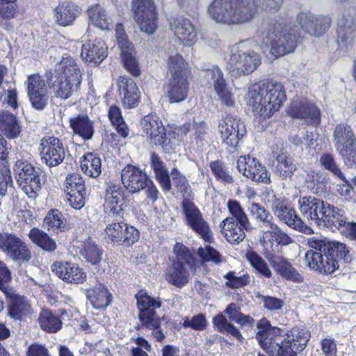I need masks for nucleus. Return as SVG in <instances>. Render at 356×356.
I'll list each match as a JSON object with an SVG mask.
<instances>
[{"instance_id": "nucleus-61", "label": "nucleus", "mask_w": 356, "mask_h": 356, "mask_svg": "<svg viewBox=\"0 0 356 356\" xmlns=\"http://www.w3.org/2000/svg\"><path fill=\"white\" fill-rule=\"evenodd\" d=\"M257 297L261 300L264 308L271 312L281 310L285 304L283 300L274 296L258 294Z\"/></svg>"}, {"instance_id": "nucleus-11", "label": "nucleus", "mask_w": 356, "mask_h": 356, "mask_svg": "<svg viewBox=\"0 0 356 356\" xmlns=\"http://www.w3.org/2000/svg\"><path fill=\"white\" fill-rule=\"evenodd\" d=\"M131 11L142 32L154 33L158 27V13L153 0H132Z\"/></svg>"}, {"instance_id": "nucleus-37", "label": "nucleus", "mask_w": 356, "mask_h": 356, "mask_svg": "<svg viewBox=\"0 0 356 356\" xmlns=\"http://www.w3.org/2000/svg\"><path fill=\"white\" fill-rule=\"evenodd\" d=\"M0 130L9 139L17 138L22 132V125L16 115L8 111H0Z\"/></svg>"}, {"instance_id": "nucleus-58", "label": "nucleus", "mask_w": 356, "mask_h": 356, "mask_svg": "<svg viewBox=\"0 0 356 356\" xmlns=\"http://www.w3.org/2000/svg\"><path fill=\"white\" fill-rule=\"evenodd\" d=\"M86 261L92 265L98 264L102 259L103 251L98 246H83L80 250Z\"/></svg>"}, {"instance_id": "nucleus-43", "label": "nucleus", "mask_w": 356, "mask_h": 356, "mask_svg": "<svg viewBox=\"0 0 356 356\" xmlns=\"http://www.w3.org/2000/svg\"><path fill=\"white\" fill-rule=\"evenodd\" d=\"M70 126L75 134L84 140L90 139L94 134L92 122L87 115H79L70 120Z\"/></svg>"}, {"instance_id": "nucleus-44", "label": "nucleus", "mask_w": 356, "mask_h": 356, "mask_svg": "<svg viewBox=\"0 0 356 356\" xmlns=\"http://www.w3.org/2000/svg\"><path fill=\"white\" fill-rule=\"evenodd\" d=\"M298 204L301 213L312 221H316L318 219L316 209H323V201L312 196L300 198Z\"/></svg>"}, {"instance_id": "nucleus-57", "label": "nucleus", "mask_w": 356, "mask_h": 356, "mask_svg": "<svg viewBox=\"0 0 356 356\" xmlns=\"http://www.w3.org/2000/svg\"><path fill=\"white\" fill-rule=\"evenodd\" d=\"M127 224L121 222H113L105 229L108 239L111 243L122 242Z\"/></svg>"}, {"instance_id": "nucleus-27", "label": "nucleus", "mask_w": 356, "mask_h": 356, "mask_svg": "<svg viewBox=\"0 0 356 356\" xmlns=\"http://www.w3.org/2000/svg\"><path fill=\"white\" fill-rule=\"evenodd\" d=\"M51 270L60 279L67 283L80 284L86 280V273L74 263L56 261L52 264Z\"/></svg>"}, {"instance_id": "nucleus-42", "label": "nucleus", "mask_w": 356, "mask_h": 356, "mask_svg": "<svg viewBox=\"0 0 356 356\" xmlns=\"http://www.w3.org/2000/svg\"><path fill=\"white\" fill-rule=\"evenodd\" d=\"M43 227L49 232L58 234L64 232L67 225L62 212L57 209L49 211L43 220Z\"/></svg>"}, {"instance_id": "nucleus-21", "label": "nucleus", "mask_w": 356, "mask_h": 356, "mask_svg": "<svg viewBox=\"0 0 356 356\" xmlns=\"http://www.w3.org/2000/svg\"><path fill=\"white\" fill-rule=\"evenodd\" d=\"M273 246L265 248L264 254L275 270L284 279L294 282H303V277L283 257L276 254Z\"/></svg>"}, {"instance_id": "nucleus-15", "label": "nucleus", "mask_w": 356, "mask_h": 356, "mask_svg": "<svg viewBox=\"0 0 356 356\" xmlns=\"http://www.w3.org/2000/svg\"><path fill=\"white\" fill-rule=\"evenodd\" d=\"M182 209L187 224L206 242L213 243L212 232L209 224L202 218V213L195 204L189 199L182 201Z\"/></svg>"}, {"instance_id": "nucleus-1", "label": "nucleus", "mask_w": 356, "mask_h": 356, "mask_svg": "<svg viewBox=\"0 0 356 356\" xmlns=\"http://www.w3.org/2000/svg\"><path fill=\"white\" fill-rule=\"evenodd\" d=\"M256 339L260 346L272 356H298L306 347L309 333L297 327L282 335V330L273 327L265 318L257 325Z\"/></svg>"}, {"instance_id": "nucleus-49", "label": "nucleus", "mask_w": 356, "mask_h": 356, "mask_svg": "<svg viewBox=\"0 0 356 356\" xmlns=\"http://www.w3.org/2000/svg\"><path fill=\"white\" fill-rule=\"evenodd\" d=\"M89 22L100 29H109V22L106 10L100 5L91 6L87 10Z\"/></svg>"}, {"instance_id": "nucleus-10", "label": "nucleus", "mask_w": 356, "mask_h": 356, "mask_svg": "<svg viewBox=\"0 0 356 356\" xmlns=\"http://www.w3.org/2000/svg\"><path fill=\"white\" fill-rule=\"evenodd\" d=\"M334 144L337 152L348 165H356V137L346 124H339L333 132Z\"/></svg>"}, {"instance_id": "nucleus-28", "label": "nucleus", "mask_w": 356, "mask_h": 356, "mask_svg": "<svg viewBox=\"0 0 356 356\" xmlns=\"http://www.w3.org/2000/svg\"><path fill=\"white\" fill-rule=\"evenodd\" d=\"M118 86L123 106L127 108L138 106L140 102V95L135 81L131 78L121 76L118 79Z\"/></svg>"}, {"instance_id": "nucleus-14", "label": "nucleus", "mask_w": 356, "mask_h": 356, "mask_svg": "<svg viewBox=\"0 0 356 356\" xmlns=\"http://www.w3.org/2000/svg\"><path fill=\"white\" fill-rule=\"evenodd\" d=\"M269 205L273 214L282 222L294 229H302L303 222L296 215L293 208L287 200L277 197L273 193H268V199L265 200Z\"/></svg>"}, {"instance_id": "nucleus-22", "label": "nucleus", "mask_w": 356, "mask_h": 356, "mask_svg": "<svg viewBox=\"0 0 356 356\" xmlns=\"http://www.w3.org/2000/svg\"><path fill=\"white\" fill-rule=\"evenodd\" d=\"M170 29L184 45L192 46L197 40L195 25L187 17L177 15L170 19Z\"/></svg>"}, {"instance_id": "nucleus-5", "label": "nucleus", "mask_w": 356, "mask_h": 356, "mask_svg": "<svg viewBox=\"0 0 356 356\" xmlns=\"http://www.w3.org/2000/svg\"><path fill=\"white\" fill-rule=\"evenodd\" d=\"M262 44L270 47V53L279 57L294 51L297 36L293 30L283 27L281 24L264 23L260 31Z\"/></svg>"}, {"instance_id": "nucleus-47", "label": "nucleus", "mask_w": 356, "mask_h": 356, "mask_svg": "<svg viewBox=\"0 0 356 356\" xmlns=\"http://www.w3.org/2000/svg\"><path fill=\"white\" fill-rule=\"evenodd\" d=\"M80 86L62 78H58L53 83L52 89L54 97L67 99L72 97L74 92H78Z\"/></svg>"}, {"instance_id": "nucleus-7", "label": "nucleus", "mask_w": 356, "mask_h": 356, "mask_svg": "<svg viewBox=\"0 0 356 356\" xmlns=\"http://www.w3.org/2000/svg\"><path fill=\"white\" fill-rule=\"evenodd\" d=\"M139 309L138 319L142 328L152 330V335L157 341L162 342L165 337L161 328V318L156 314V309L161 306V302L140 291L136 295Z\"/></svg>"}, {"instance_id": "nucleus-19", "label": "nucleus", "mask_w": 356, "mask_h": 356, "mask_svg": "<svg viewBox=\"0 0 356 356\" xmlns=\"http://www.w3.org/2000/svg\"><path fill=\"white\" fill-rule=\"evenodd\" d=\"M41 160L49 167L60 164L65 156V150L63 143L54 136L43 137L40 143Z\"/></svg>"}, {"instance_id": "nucleus-36", "label": "nucleus", "mask_w": 356, "mask_h": 356, "mask_svg": "<svg viewBox=\"0 0 356 356\" xmlns=\"http://www.w3.org/2000/svg\"><path fill=\"white\" fill-rule=\"evenodd\" d=\"M54 12L56 22L63 27L72 25L81 13L76 5L68 2L59 4Z\"/></svg>"}, {"instance_id": "nucleus-17", "label": "nucleus", "mask_w": 356, "mask_h": 356, "mask_svg": "<svg viewBox=\"0 0 356 356\" xmlns=\"http://www.w3.org/2000/svg\"><path fill=\"white\" fill-rule=\"evenodd\" d=\"M238 172L250 180L263 184L270 183V174L257 159L250 155L240 156L236 162Z\"/></svg>"}, {"instance_id": "nucleus-24", "label": "nucleus", "mask_w": 356, "mask_h": 356, "mask_svg": "<svg viewBox=\"0 0 356 356\" xmlns=\"http://www.w3.org/2000/svg\"><path fill=\"white\" fill-rule=\"evenodd\" d=\"M205 78L213 84L221 103L227 107H233L235 104L232 91L227 87L221 70L217 67L208 69L205 72Z\"/></svg>"}, {"instance_id": "nucleus-48", "label": "nucleus", "mask_w": 356, "mask_h": 356, "mask_svg": "<svg viewBox=\"0 0 356 356\" xmlns=\"http://www.w3.org/2000/svg\"><path fill=\"white\" fill-rule=\"evenodd\" d=\"M82 171L91 177H97L102 172V162L99 157L88 153L81 161Z\"/></svg>"}, {"instance_id": "nucleus-33", "label": "nucleus", "mask_w": 356, "mask_h": 356, "mask_svg": "<svg viewBox=\"0 0 356 356\" xmlns=\"http://www.w3.org/2000/svg\"><path fill=\"white\" fill-rule=\"evenodd\" d=\"M188 78H170L166 86V93L171 103H179L188 96Z\"/></svg>"}, {"instance_id": "nucleus-51", "label": "nucleus", "mask_w": 356, "mask_h": 356, "mask_svg": "<svg viewBox=\"0 0 356 356\" xmlns=\"http://www.w3.org/2000/svg\"><path fill=\"white\" fill-rule=\"evenodd\" d=\"M108 118L115 127L117 132L123 138L129 135V129L122 116L121 110L117 106H111L108 111Z\"/></svg>"}, {"instance_id": "nucleus-13", "label": "nucleus", "mask_w": 356, "mask_h": 356, "mask_svg": "<svg viewBox=\"0 0 356 356\" xmlns=\"http://www.w3.org/2000/svg\"><path fill=\"white\" fill-rule=\"evenodd\" d=\"M338 48L346 51L353 46L356 38V10H346L339 18L337 28Z\"/></svg>"}, {"instance_id": "nucleus-56", "label": "nucleus", "mask_w": 356, "mask_h": 356, "mask_svg": "<svg viewBox=\"0 0 356 356\" xmlns=\"http://www.w3.org/2000/svg\"><path fill=\"white\" fill-rule=\"evenodd\" d=\"M246 257L252 266L255 268L261 275L266 277H271V271L268 267L266 263L257 253L252 251H248L246 253Z\"/></svg>"}, {"instance_id": "nucleus-31", "label": "nucleus", "mask_w": 356, "mask_h": 356, "mask_svg": "<svg viewBox=\"0 0 356 356\" xmlns=\"http://www.w3.org/2000/svg\"><path fill=\"white\" fill-rule=\"evenodd\" d=\"M106 50L107 47L104 42L96 39L83 44L81 56L86 62L99 64L106 57Z\"/></svg>"}, {"instance_id": "nucleus-64", "label": "nucleus", "mask_w": 356, "mask_h": 356, "mask_svg": "<svg viewBox=\"0 0 356 356\" xmlns=\"http://www.w3.org/2000/svg\"><path fill=\"white\" fill-rule=\"evenodd\" d=\"M198 254L203 261H213L216 264L221 262V255L212 246L200 247Z\"/></svg>"}, {"instance_id": "nucleus-59", "label": "nucleus", "mask_w": 356, "mask_h": 356, "mask_svg": "<svg viewBox=\"0 0 356 356\" xmlns=\"http://www.w3.org/2000/svg\"><path fill=\"white\" fill-rule=\"evenodd\" d=\"M207 321L202 314H197L191 318L186 316L183 319L182 325L184 328H192L196 331H202L207 326Z\"/></svg>"}, {"instance_id": "nucleus-63", "label": "nucleus", "mask_w": 356, "mask_h": 356, "mask_svg": "<svg viewBox=\"0 0 356 356\" xmlns=\"http://www.w3.org/2000/svg\"><path fill=\"white\" fill-rule=\"evenodd\" d=\"M29 237L35 245H56V242L49 236L39 228L31 229Z\"/></svg>"}, {"instance_id": "nucleus-26", "label": "nucleus", "mask_w": 356, "mask_h": 356, "mask_svg": "<svg viewBox=\"0 0 356 356\" xmlns=\"http://www.w3.org/2000/svg\"><path fill=\"white\" fill-rule=\"evenodd\" d=\"M121 179L123 186L129 193H137L145 188L149 178L139 168L127 165L122 170Z\"/></svg>"}, {"instance_id": "nucleus-62", "label": "nucleus", "mask_w": 356, "mask_h": 356, "mask_svg": "<svg viewBox=\"0 0 356 356\" xmlns=\"http://www.w3.org/2000/svg\"><path fill=\"white\" fill-rule=\"evenodd\" d=\"M170 175L177 190L183 195L189 194L191 186L186 177L175 168L172 170Z\"/></svg>"}, {"instance_id": "nucleus-54", "label": "nucleus", "mask_w": 356, "mask_h": 356, "mask_svg": "<svg viewBox=\"0 0 356 356\" xmlns=\"http://www.w3.org/2000/svg\"><path fill=\"white\" fill-rule=\"evenodd\" d=\"M14 261H28L31 259V252L26 246H0Z\"/></svg>"}, {"instance_id": "nucleus-4", "label": "nucleus", "mask_w": 356, "mask_h": 356, "mask_svg": "<svg viewBox=\"0 0 356 356\" xmlns=\"http://www.w3.org/2000/svg\"><path fill=\"white\" fill-rule=\"evenodd\" d=\"M313 250H308L305 260L309 268L321 275L334 273L343 261L348 264L352 256L346 246H312Z\"/></svg>"}, {"instance_id": "nucleus-39", "label": "nucleus", "mask_w": 356, "mask_h": 356, "mask_svg": "<svg viewBox=\"0 0 356 356\" xmlns=\"http://www.w3.org/2000/svg\"><path fill=\"white\" fill-rule=\"evenodd\" d=\"M106 201L113 214L119 215L125 205L123 188L119 185L110 184L107 188Z\"/></svg>"}, {"instance_id": "nucleus-34", "label": "nucleus", "mask_w": 356, "mask_h": 356, "mask_svg": "<svg viewBox=\"0 0 356 356\" xmlns=\"http://www.w3.org/2000/svg\"><path fill=\"white\" fill-rule=\"evenodd\" d=\"M86 295L92 306L96 309H105L112 301L111 294L107 287L102 284H98L87 289Z\"/></svg>"}, {"instance_id": "nucleus-30", "label": "nucleus", "mask_w": 356, "mask_h": 356, "mask_svg": "<svg viewBox=\"0 0 356 356\" xmlns=\"http://www.w3.org/2000/svg\"><path fill=\"white\" fill-rule=\"evenodd\" d=\"M57 72L60 78L81 86L82 81V70L79 64L72 57L63 58L56 65Z\"/></svg>"}, {"instance_id": "nucleus-12", "label": "nucleus", "mask_w": 356, "mask_h": 356, "mask_svg": "<svg viewBox=\"0 0 356 356\" xmlns=\"http://www.w3.org/2000/svg\"><path fill=\"white\" fill-rule=\"evenodd\" d=\"M260 55L253 51L232 50L227 70L234 77L253 72L261 64Z\"/></svg>"}, {"instance_id": "nucleus-20", "label": "nucleus", "mask_w": 356, "mask_h": 356, "mask_svg": "<svg viewBox=\"0 0 356 356\" xmlns=\"http://www.w3.org/2000/svg\"><path fill=\"white\" fill-rule=\"evenodd\" d=\"M288 113L291 117L304 119L314 126L318 125L321 122L320 109L307 98L294 99L289 107Z\"/></svg>"}, {"instance_id": "nucleus-25", "label": "nucleus", "mask_w": 356, "mask_h": 356, "mask_svg": "<svg viewBox=\"0 0 356 356\" xmlns=\"http://www.w3.org/2000/svg\"><path fill=\"white\" fill-rule=\"evenodd\" d=\"M141 125L143 131L155 145L164 147L170 143L163 122L157 115H145L141 121Z\"/></svg>"}, {"instance_id": "nucleus-18", "label": "nucleus", "mask_w": 356, "mask_h": 356, "mask_svg": "<svg viewBox=\"0 0 356 356\" xmlns=\"http://www.w3.org/2000/svg\"><path fill=\"white\" fill-rule=\"evenodd\" d=\"M241 312V307L236 302L229 304L223 312L218 314L213 318V326L218 332L240 339L242 335L231 321L235 322Z\"/></svg>"}, {"instance_id": "nucleus-32", "label": "nucleus", "mask_w": 356, "mask_h": 356, "mask_svg": "<svg viewBox=\"0 0 356 356\" xmlns=\"http://www.w3.org/2000/svg\"><path fill=\"white\" fill-rule=\"evenodd\" d=\"M167 67L170 78H188L191 73L188 63L175 49L168 53Z\"/></svg>"}, {"instance_id": "nucleus-46", "label": "nucleus", "mask_w": 356, "mask_h": 356, "mask_svg": "<svg viewBox=\"0 0 356 356\" xmlns=\"http://www.w3.org/2000/svg\"><path fill=\"white\" fill-rule=\"evenodd\" d=\"M227 208L232 216L229 218L235 220L245 230L250 231L253 228L247 214L237 200H229L227 202Z\"/></svg>"}, {"instance_id": "nucleus-6", "label": "nucleus", "mask_w": 356, "mask_h": 356, "mask_svg": "<svg viewBox=\"0 0 356 356\" xmlns=\"http://www.w3.org/2000/svg\"><path fill=\"white\" fill-rule=\"evenodd\" d=\"M250 216L260 226L266 227L260 238V242L266 245H289L293 240L274 222L268 210L259 203L252 202L248 207Z\"/></svg>"}, {"instance_id": "nucleus-23", "label": "nucleus", "mask_w": 356, "mask_h": 356, "mask_svg": "<svg viewBox=\"0 0 356 356\" xmlns=\"http://www.w3.org/2000/svg\"><path fill=\"white\" fill-rule=\"evenodd\" d=\"M297 22L308 33L316 37L324 34L330 27L331 19L327 16H316L310 12H300Z\"/></svg>"}, {"instance_id": "nucleus-2", "label": "nucleus", "mask_w": 356, "mask_h": 356, "mask_svg": "<svg viewBox=\"0 0 356 356\" xmlns=\"http://www.w3.org/2000/svg\"><path fill=\"white\" fill-rule=\"evenodd\" d=\"M286 99L282 83L259 82L248 88L247 104L252 108L254 116L266 119L278 111Z\"/></svg>"}, {"instance_id": "nucleus-45", "label": "nucleus", "mask_w": 356, "mask_h": 356, "mask_svg": "<svg viewBox=\"0 0 356 356\" xmlns=\"http://www.w3.org/2000/svg\"><path fill=\"white\" fill-rule=\"evenodd\" d=\"M296 170V165L286 153L282 152L277 154L274 164V170L277 175L284 179L291 177Z\"/></svg>"}, {"instance_id": "nucleus-8", "label": "nucleus", "mask_w": 356, "mask_h": 356, "mask_svg": "<svg viewBox=\"0 0 356 356\" xmlns=\"http://www.w3.org/2000/svg\"><path fill=\"white\" fill-rule=\"evenodd\" d=\"M177 261L168 268L165 280L172 285L182 288L188 282L189 273L184 263L193 270L199 264V259L187 246H174Z\"/></svg>"}, {"instance_id": "nucleus-38", "label": "nucleus", "mask_w": 356, "mask_h": 356, "mask_svg": "<svg viewBox=\"0 0 356 356\" xmlns=\"http://www.w3.org/2000/svg\"><path fill=\"white\" fill-rule=\"evenodd\" d=\"M221 234L229 243H241L245 238V229L231 218H226L220 224Z\"/></svg>"}, {"instance_id": "nucleus-41", "label": "nucleus", "mask_w": 356, "mask_h": 356, "mask_svg": "<svg viewBox=\"0 0 356 356\" xmlns=\"http://www.w3.org/2000/svg\"><path fill=\"white\" fill-rule=\"evenodd\" d=\"M329 183V178L323 172L310 170L305 177V186L314 193L325 191Z\"/></svg>"}, {"instance_id": "nucleus-9", "label": "nucleus", "mask_w": 356, "mask_h": 356, "mask_svg": "<svg viewBox=\"0 0 356 356\" xmlns=\"http://www.w3.org/2000/svg\"><path fill=\"white\" fill-rule=\"evenodd\" d=\"M13 170L19 188L29 197L35 198L41 189L42 172L22 160L16 161Z\"/></svg>"}, {"instance_id": "nucleus-40", "label": "nucleus", "mask_w": 356, "mask_h": 356, "mask_svg": "<svg viewBox=\"0 0 356 356\" xmlns=\"http://www.w3.org/2000/svg\"><path fill=\"white\" fill-rule=\"evenodd\" d=\"M322 222L328 227H335L341 232H344L346 228V218L345 212L342 209L329 206V208L321 214Z\"/></svg>"}, {"instance_id": "nucleus-52", "label": "nucleus", "mask_w": 356, "mask_h": 356, "mask_svg": "<svg viewBox=\"0 0 356 356\" xmlns=\"http://www.w3.org/2000/svg\"><path fill=\"white\" fill-rule=\"evenodd\" d=\"M209 167L216 179L223 184H231L234 182V178L230 175L225 164L220 161H211Z\"/></svg>"}, {"instance_id": "nucleus-60", "label": "nucleus", "mask_w": 356, "mask_h": 356, "mask_svg": "<svg viewBox=\"0 0 356 356\" xmlns=\"http://www.w3.org/2000/svg\"><path fill=\"white\" fill-rule=\"evenodd\" d=\"M26 84L28 94L40 93L47 91L44 80L38 74L29 76Z\"/></svg>"}, {"instance_id": "nucleus-29", "label": "nucleus", "mask_w": 356, "mask_h": 356, "mask_svg": "<svg viewBox=\"0 0 356 356\" xmlns=\"http://www.w3.org/2000/svg\"><path fill=\"white\" fill-rule=\"evenodd\" d=\"M4 294L8 299V314L15 320H21L30 313L31 305L27 300L19 296L13 289H6Z\"/></svg>"}, {"instance_id": "nucleus-3", "label": "nucleus", "mask_w": 356, "mask_h": 356, "mask_svg": "<svg viewBox=\"0 0 356 356\" xmlns=\"http://www.w3.org/2000/svg\"><path fill=\"white\" fill-rule=\"evenodd\" d=\"M257 10L256 0H213L207 12L215 22L231 25L250 22Z\"/></svg>"}, {"instance_id": "nucleus-53", "label": "nucleus", "mask_w": 356, "mask_h": 356, "mask_svg": "<svg viewBox=\"0 0 356 356\" xmlns=\"http://www.w3.org/2000/svg\"><path fill=\"white\" fill-rule=\"evenodd\" d=\"M319 162L322 167L332 173L334 176L341 180H345V175L341 170L332 154L323 153L320 157Z\"/></svg>"}, {"instance_id": "nucleus-35", "label": "nucleus", "mask_w": 356, "mask_h": 356, "mask_svg": "<svg viewBox=\"0 0 356 356\" xmlns=\"http://www.w3.org/2000/svg\"><path fill=\"white\" fill-rule=\"evenodd\" d=\"M150 166L154 171L155 179L165 193L171 190V181L169 172L163 161L155 152L150 156Z\"/></svg>"}, {"instance_id": "nucleus-55", "label": "nucleus", "mask_w": 356, "mask_h": 356, "mask_svg": "<svg viewBox=\"0 0 356 356\" xmlns=\"http://www.w3.org/2000/svg\"><path fill=\"white\" fill-rule=\"evenodd\" d=\"M75 191L85 192V181L79 174L72 173L65 177V192L72 194Z\"/></svg>"}, {"instance_id": "nucleus-50", "label": "nucleus", "mask_w": 356, "mask_h": 356, "mask_svg": "<svg viewBox=\"0 0 356 356\" xmlns=\"http://www.w3.org/2000/svg\"><path fill=\"white\" fill-rule=\"evenodd\" d=\"M38 321L41 328L48 332H56L62 326L59 317L47 309L41 312Z\"/></svg>"}, {"instance_id": "nucleus-16", "label": "nucleus", "mask_w": 356, "mask_h": 356, "mask_svg": "<svg viewBox=\"0 0 356 356\" xmlns=\"http://www.w3.org/2000/svg\"><path fill=\"white\" fill-rule=\"evenodd\" d=\"M219 131L223 144L227 147L235 148L245 135L246 128L240 118L227 115L219 124Z\"/></svg>"}]
</instances>
